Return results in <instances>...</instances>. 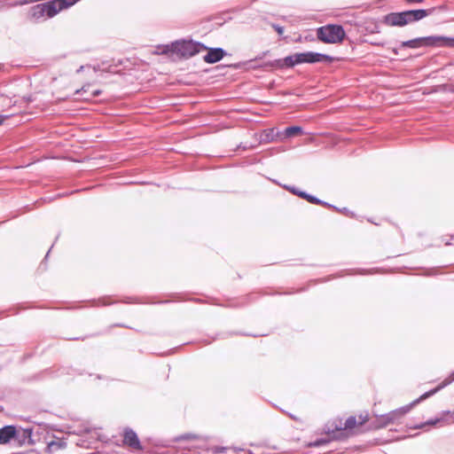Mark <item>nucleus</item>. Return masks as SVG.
Returning a JSON list of instances; mask_svg holds the SVG:
<instances>
[{
    "label": "nucleus",
    "mask_w": 454,
    "mask_h": 454,
    "mask_svg": "<svg viewBox=\"0 0 454 454\" xmlns=\"http://www.w3.org/2000/svg\"><path fill=\"white\" fill-rule=\"evenodd\" d=\"M453 381H454V373L451 375V378L450 380H446L443 383V385L438 386L434 389L430 390V391L423 394L420 397H419L418 399L414 400L410 404L405 405V406L401 407V408H398L396 410H394V411H390L388 413L377 416L376 421H375L376 427H386L388 425L399 422L403 418V416L411 411V409L414 405L418 404L422 400H425L426 398L433 395L437 391H439L442 387L448 386L449 384H450Z\"/></svg>",
    "instance_id": "nucleus-1"
},
{
    "label": "nucleus",
    "mask_w": 454,
    "mask_h": 454,
    "mask_svg": "<svg viewBox=\"0 0 454 454\" xmlns=\"http://www.w3.org/2000/svg\"><path fill=\"white\" fill-rule=\"evenodd\" d=\"M332 60V58L328 55L307 51V52H300L295 53L290 56H287L284 59H276L274 61L266 63L265 67H271L277 68H284V67H293L299 64L303 63H317V62H329Z\"/></svg>",
    "instance_id": "nucleus-2"
},
{
    "label": "nucleus",
    "mask_w": 454,
    "mask_h": 454,
    "mask_svg": "<svg viewBox=\"0 0 454 454\" xmlns=\"http://www.w3.org/2000/svg\"><path fill=\"white\" fill-rule=\"evenodd\" d=\"M207 47L201 43L194 42L192 40H180L159 47L160 54H176L181 59H190L204 51Z\"/></svg>",
    "instance_id": "nucleus-3"
},
{
    "label": "nucleus",
    "mask_w": 454,
    "mask_h": 454,
    "mask_svg": "<svg viewBox=\"0 0 454 454\" xmlns=\"http://www.w3.org/2000/svg\"><path fill=\"white\" fill-rule=\"evenodd\" d=\"M345 31L340 25H327L317 30V38L326 43H339L345 38Z\"/></svg>",
    "instance_id": "nucleus-4"
},
{
    "label": "nucleus",
    "mask_w": 454,
    "mask_h": 454,
    "mask_svg": "<svg viewBox=\"0 0 454 454\" xmlns=\"http://www.w3.org/2000/svg\"><path fill=\"white\" fill-rule=\"evenodd\" d=\"M174 442H182V441H188L192 443L184 447V450H188L190 452L194 453H200L201 450H209V448L207 447V442L208 437L200 435V434H183L178 436H176L173 440Z\"/></svg>",
    "instance_id": "nucleus-5"
},
{
    "label": "nucleus",
    "mask_w": 454,
    "mask_h": 454,
    "mask_svg": "<svg viewBox=\"0 0 454 454\" xmlns=\"http://www.w3.org/2000/svg\"><path fill=\"white\" fill-rule=\"evenodd\" d=\"M426 47L453 48L454 37L444 35L425 36Z\"/></svg>",
    "instance_id": "nucleus-6"
},
{
    "label": "nucleus",
    "mask_w": 454,
    "mask_h": 454,
    "mask_svg": "<svg viewBox=\"0 0 454 454\" xmlns=\"http://www.w3.org/2000/svg\"><path fill=\"white\" fill-rule=\"evenodd\" d=\"M384 21L392 27H403L410 23L407 11L402 12H391L385 16Z\"/></svg>",
    "instance_id": "nucleus-7"
},
{
    "label": "nucleus",
    "mask_w": 454,
    "mask_h": 454,
    "mask_svg": "<svg viewBox=\"0 0 454 454\" xmlns=\"http://www.w3.org/2000/svg\"><path fill=\"white\" fill-rule=\"evenodd\" d=\"M123 443L133 450H142V445L140 443V441H139L136 432L130 428H126L124 430Z\"/></svg>",
    "instance_id": "nucleus-8"
},
{
    "label": "nucleus",
    "mask_w": 454,
    "mask_h": 454,
    "mask_svg": "<svg viewBox=\"0 0 454 454\" xmlns=\"http://www.w3.org/2000/svg\"><path fill=\"white\" fill-rule=\"evenodd\" d=\"M206 51H207V53L203 57V59L208 64H214L220 61L226 54L225 51L222 48L207 47Z\"/></svg>",
    "instance_id": "nucleus-9"
},
{
    "label": "nucleus",
    "mask_w": 454,
    "mask_h": 454,
    "mask_svg": "<svg viewBox=\"0 0 454 454\" xmlns=\"http://www.w3.org/2000/svg\"><path fill=\"white\" fill-rule=\"evenodd\" d=\"M17 431L13 426H5L0 428V444L8 443L16 436Z\"/></svg>",
    "instance_id": "nucleus-10"
},
{
    "label": "nucleus",
    "mask_w": 454,
    "mask_h": 454,
    "mask_svg": "<svg viewBox=\"0 0 454 454\" xmlns=\"http://www.w3.org/2000/svg\"><path fill=\"white\" fill-rule=\"evenodd\" d=\"M409 21H418L432 13V10H411L407 11Z\"/></svg>",
    "instance_id": "nucleus-11"
},
{
    "label": "nucleus",
    "mask_w": 454,
    "mask_h": 454,
    "mask_svg": "<svg viewBox=\"0 0 454 454\" xmlns=\"http://www.w3.org/2000/svg\"><path fill=\"white\" fill-rule=\"evenodd\" d=\"M277 137H281L280 132H275L274 129H265L260 136V141L270 143L274 141Z\"/></svg>",
    "instance_id": "nucleus-12"
},
{
    "label": "nucleus",
    "mask_w": 454,
    "mask_h": 454,
    "mask_svg": "<svg viewBox=\"0 0 454 454\" xmlns=\"http://www.w3.org/2000/svg\"><path fill=\"white\" fill-rule=\"evenodd\" d=\"M402 47L412 49L426 47L425 37H418L415 39L404 41L402 43Z\"/></svg>",
    "instance_id": "nucleus-13"
},
{
    "label": "nucleus",
    "mask_w": 454,
    "mask_h": 454,
    "mask_svg": "<svg viewBox=\"0 0 454 454\" xmlns=\"http://www.w3.org/2000/svg\"><path fill=\"white\" fill-rule=\"evenodd\" d=\"M303 133L301 127L300 126H291L287 127L281 134V139L288 138L296 135H301Z\"/></svg>",
    "instance_id": "nucleus-14"
},
{
    "label": "nucleus",
    "mask_w": 454,
    "mask_h": 454,
    "mask_svg": "<svg viewBox=\"0 0 454 454\" xmlns=\"http://www.w3.org/2000/svg\"><path fill=\"white\" fill-rule=\"evenodd\" d=\"M67 446V443L62 440L58 441H51L48 442L45 451L47 453H54L58 451L59 450L65 449Z\"/></svg>",
    "instance_id": "nucleus-15"
},
{
    "label": "nucleus",
    "mask_w": 454,
    "mask_h": 454,
    "mask_svg": "<svg viewBox=\"0 0 454 454\" xmlns=\"http://www.w3.org/2000/svg\"><path fill=\"white\" fill-rule=\"evenodd\" d=\"M307 201L312 203V204H317V205H324L325 207H333L336 210H339L336 207L333 206V205H330L329 203L327 202H325L317 198H316L315 196L313 195H310L309 194L308 195V198H307Z\"/></svg>",
    "instance_id": "nucleus-16"
},
{
    "label": "nucleus",
    "mask_w": 454,
    "mask_h": 454,
    "mask_svg": "<svg viewBox=\"0 0 454 454\" xmlns=\"http://www.w3.org/2000/svg\"><path fill=\"white\" fill-rule=\"evenodd\" d=\"M356 424V419L354 416H350L348 418L344 423V427H340L339 429H351L355 427Z\"/></svg>",
    "instance_id": "nucleus-17"
},
{
    "label": "nucleus",
    "mask_w": 454,
    "mask_h": 454,
    "mask_svg": "<svg viewBox=\"0 0 454 454\" xmlns=\"http://www.w3.org/2000/svg\"><path fill=\"white\" fill-rule=\"evenodd\" d=\"M227 449H228L227 447H218V446H215V447H213L210 450H212L213 453L218 454V453L224 452Z\"/></svg>",
    "instance_id": "nucleus-18"
},
{
    "label": "nucleus",
    "mask_w": 454,
    "mask_h": 454,
    "mask_svg": "<svg viewBox=\"0 0 454 454\" xmlns=\"http://www.w3.org/2000/svg\"><path fill=\"white\" fill-rule=\"evenodd\" d=\"M285 188L289 191L290 192H292L293 194H295L298 196V193L301 192L299 189H297L296 187L294 186H289V185H285Z\"/></svg>",
    "instance_id": "nucleus-19"
},
{
    "label": "nucleus",
    "mask_w": 454,
    "mask_h": 454,
    "mask_svg": "<svg viewBox=\"0 0 454 454\" xmlns=\"http://www.w3.org/2000/svg\"><path fill=\"white\" fill-rule=\"evenodd\" d=\"M274 29L278 32V35H282L284 33V27L279 25H273Z\"/></svg>",
    "instance_id": "nucleus-20"
},
{
    "label": "nucleus",
    "mask_w": 454,
    "mask_h": 454,
    "mask_svg": "<svg viewBox=\"0 0 454 454\" xmlns=\"http://www.w3.org/2000/svg\"><path fill=\"white\" fill-rule=\"evenodd\" d=\"M325 442H326V441H325V440H317V441H316V442H314L310 443L309 445H310V446L317 447V446H320V445H322V444H324V443H325Z\"/></svg>",
    "instance_id": "nucleus-21"
},
{
    "label": "nucleus",
    "mask_w": 454,
    "mask_h": 454,
    "mask_svg": "<svg viewBox=\"0 0 454 454\" xmlns=\"http://www.w3.org/2000/svg\"><path fill=\"white\" fill-rule=\"evenodd\" d=\"M308 195H309V193H307L305 192H302V191L298 193V196L300 198H302V199H304L306 200H307Z\"/></svg>",
    "instance_id": "nucleus-22"
},
{
    "label": "nucleus",
    "mask_w": 454,
    "mask_h": 454,
    "mask_svg": "<svg viewBox=\"0 0 454 454\" xmlns=\"http://www.w3.org/2000/svg\"><path fill=\"white\" fill-rule=\"evenodd\" d=\"M439 421H440V419L428 420L427 422L425 423V425H435Z\"/></svg>",
    "instance_id": "nucleus-23"
},
{
    "label": "nucleus",
    "mask_w": 454,
    "mask_h": 454,
    "mask_svg": "<svg viewBox=\"0 0 454 454\" xmlns=\"http://www.w3.org/2000/svg\"><path fill=\"white\" fill-rule=\"evenodd\" d=\"M31 430L30 429H26V430H23V436H30L31 434Z\"/></svg>",
    "instance_id": "nucleus-24"
},
{
    "label": "nucleus",
    "mask_w": 454,
    "mask_h": 454,
    "mask_svg": "<svg viewBox=\"0 0 454 454\" xmlns=\"http://www.w3.org/2000/svg\"><path fill=\"white\" fill-rule=\"evenodd\" d=\"M405 1H406L407 3H409V4H414V3H418V4H419V3H422V2H423V0H405Z\"/></svg>",
    "instance_id": "nucleus-25"
},
{
    "label": "nucleus",
    "mask_w": 454,
    "mask_h": 454,
    "mask_svg": "<svg viewBox=\"0 0 454 454\" xmlns=\"http://www.w3.org/2000/svg\"><path fill=\"white\" fill-rule=\"evenodd\" d=\"M452 374H454V372H451V373L450 374V376H449L448 378H446V379L442 381V383L440 386L443 385V383H444L446 380H450V379L451 378V375H452Z\"/></svg>",
    "instance_id": "nucleus-26"
},
{
    "label": "nucleus",
    "mask_w": 454,
    "mask_h": 454,
    "mask_svg": "<svg viewBox=\"0 0 454 454\" xmlns=\"http://www.w3.org/2000/svg\"><path fill=\"white\" fill-rule=\"evenodd\" d=\"M4 117L0 115V125L4 122Z\"/></svg>",
    "instance_id": "nucleus-27"
},
{
    "label": "nucleus",
    "mask_w": 454,
    "mask_h": 454,
    "mask_svg": "<svg viewBox=\"0 0 454 454\" xmlns=\"http://www.w3.org/2000/svg\"><path fill=\"white\" fill-rule=\"evenodd\" d=\"M340 211H341V212H343V213H348V210L346 207H344V208H343V209H341Z\"/></svg>",
    "instance_id": "nucleus-28"
},
{
    "label": "nucleus",
    "mask_w": 454,
    "mask_h": 454,
    "mask_svg": "<svg viewBox=\"0 0 454 454\" xmlns=\"http://www.w3.org/2000/svg\"><path fill=\"white\" fill-rule=\"evenodd\" d=\"M98 94H99V91H98V90H96V91H94V92H93V96H97V95H98Z\"/></svg>",
    "instance_id": "nucleus-29"
},
{
    "label": "nucleus",
    "mask_w": 454,
    "mask_h": 454,
    "mask_svg": "<svg viewBox=\"0 0 454 454\" xmlns=\"http://www.w3.org/2000/svg\"><path fill=\"white\" fill-rule=\"evenodd\" d=\"M83 68V66H81V67L77 70V72H80Z\"/></svg>",
    "instance_id": "nucleus-30"
},
{
    "label": "nucleus",
    "mask_w": 454,
    "mask_h": 454,
    "mask_svg": "<svg viewBox=\"0 0 454 454\" xmlns=\"http://www.w3.org/2000/svg\"><path fill=\"white\" fill-rule=\"evenodd\" d=\"M90 454H97V453L93 452V453H90Z\"/></svg>",
    "instance_id": "nucleus-31"
}]
</instances>
